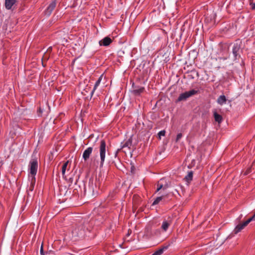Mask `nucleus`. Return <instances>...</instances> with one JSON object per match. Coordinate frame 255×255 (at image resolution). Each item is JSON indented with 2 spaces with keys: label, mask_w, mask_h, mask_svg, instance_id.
<instances>
[{
  "label": "nucleus",
  "mask_w": 255,
  "mask_h": 255,
  "mask_svg": "<svg viewBox=\"0 0 255 255\" xmlns=\"http://www.w3.org/2000/svg\"><path fill=\"white\" fill-rule=\"evenodd\" d=\"M243 42L240 39H237L234 43H231L228 48H232L231 52L233 55L234 61L238 60L241 58V55L243 52Z\"/></svg>",
  "instance_id": "obj_1"
},
{
  "label": "nucleus",
  "mask_w": 255,
  "mask_h": 255,
  "mask_svg": "<svg viewBox=\"0 0 255 255\" xmlns=\"http://www.w3.org/2000/svg\"><path fill=\"white\" fill-rule=\"evenodd\" d=\"M97 180L94 181L93 178H90L88 186L85 187L84 192L85 193L87 192L89 195H91L93 196H97L98 194L97 185Z\"/></svg>",
  "instance_id": "obj_2"
},
{
  "label": "nucleus",
  "mask_w": 255,
  "mask_h": 255,
  "mask_svg": "<svg viewBox=\"0 0 255 255\" xmlns=\"http://www.w3.org/2000/svg\"><path fill=\"white\" fill-rule=\"evenodd\" d=\"M86 231L90 232L84 225H81L73 230V236L79 239L83 238L86 235Z\"/></svg>",
  "instance_id": "obj_3"
},
{
  "label": "nucleus",
  "mask_w": 255,
  "mask_h": 255,
  "mask_svg": "<svg viewBox=\"0 0 255 255\" xmlns=\"http://www.w3.org/2000/svg\"><path fill=\"white\" fill-rule=\"evenodd\" d=\"M100 156V164L101 167L103 166L106 157V143L105 140L102 139L100 141L99 146Z\"/></svg>",
  "instance_id": "obj_4"
},
{
  "label": "nucleus",
  "mask_w": 255,
  "mask_h": 255,
  "mask_svg": "<svg viewBox=\"0 0 255 255\" xmlns=\"http://www.w3.org/2000/svg\"><path fill=\"white\" fill-rule=\"evenodd\" d=\"M38 168V161L36 158H33L32 156V158L30 160L29 164V173L31 174L32 178L35 179V176L36 175Z\"/></svg>",
  "instance_id": "obj_5"
},
{
  "label": "nucleus",
  "mask_w": 255,
  "mask_h": 255,
  "mask_svg": "<svg viewBox=\"0 0 255 255\" xmlns=\"http://www.w3.org/2000/svg\"><path fill=\"white\" fill-rule=\"evenodd\" d=\"M199 91L198 90H196L195 89H192L189 91H186L184 93H182L181 94H180L179 96L176 99L175 102L178 103L180 101H185L188 98L195 95L197 94H198Z\"/></svg>",
  "instance_id": "obj_6"
},
{
  "label": "nucleus",
  "mask_w": 255,
  "mask_h": 255,
  "mask_svg": "<svg viewBox=\"0 0 255 255\" xmlns=\"http://www.w3.org/2000/svg\"><path fill=\"white\" fill-rule=\"evenodd\" d=\"M253 221V218H250L246 221L238 223L233 230V233L237 234L241 232L251 222Z\"/></svg>",
  "instance_id": "obj_7"
},
{
  "label": "nucleus",
  "mask_w": 255,
  "mask_h": 255,
  "mask_svg": "<svg viewBox=\"0 0 255 255\" xmlns=\"http://www.w3.org/2000/svg\"><path fill=\"white\" fill-rule=\"evenodd\" d=\"M132 89L131 93L135 96H140L145 91L144 87L136 85L134 83L132 85Z\"/></svg>",
  "instance_id": "obj_8"
},
{
  "label": "nucleus",
  "mask_w": 255,
  "mask_h": 255,
  "mask_svg": "<svg viewBox=\"0 0 255 255\" xmlns=\"http://www.w3.org/2000/svg\"><path fill=\"white\" fill-rule=\"evenodd\" d=\"M169 199H168V194L162 195L160 196L156 197L153 202L152 204V206L158 204L160 202L163 203V204H165L168 202Z\"/></svg>",
  "instance_id": "obj_9"
},
{
  "label": "nucleus",
  "mask_w": 255,
  "mask_h": 255,
  "mask_svg": "<svg viewBox=\"0 0 255 255\" xmlns=\"http://www.w3.org/2000/svg\"><path fill=\"white\" fill-rule=\"evenodd\" d=\"M56 0H52L50 3V4H49V5L47 7V8L45 10L44 13L46 15L49 16L51 14L52 12L53 11V10L55 9V7H56Z\"/></svg>",
  "instance_id": "obj_10"
},
{
  "label": "nucleus",
  "mask_w": 255,
  "mask_h": 255,
  "mask_svg": "<svg viewBox=\"0 0 255 255\" xmlns=\"http://www.w3.org/2000/svg\"><path fill=\"white\" fill-rule=\"evenodd\" d=\"M132 146V136H130L122 145L120 149H118L115 153V156L117 155L118 152L122 148L125 147H128V149L130 148V147Z\"/></svg>",
  "instance_id": "obj_11"
},
{
  "label": "nucleus",
  "mask_w": 255,
  "mask_h": 255,
  "mask_svg": "<svg viewBox=\"0 0 255 255\" xmlns=\"http://www.w3.org/2000/svg\"><path fill=\"white\" fill-rule=\"evenodd\" d=\"M93 148L92 147H89L86 149H85L83 153V158L84 161H86L88 160L93 151Z\"/></svg>",
  "instance_id": "obj_12"
},
{
  "label": "nucleus",
  "mask_w": 255,
  "mask_h": 255,
  "mask_svg": "<svg viewBox=\"0 0 255 255\" xmlns=\"http://www.w3.org/2000/svg\"><path fill=\"white\" fill-rule=\"evenodd\" d=\"M112 39L108 37H105L102 40L99 41V44L101 46H108L112 42Z\"/></svg>",
  "instance_id": "obj_13"
},
{
  "label": "nucleus",
  "mask_w": 255,
  "mask_h": 255,
  "mask_svg": "<svg viewBox=\"0 0 255 255\" xmlns=\"http://www.w3.org/2000/svg\"><path fill=\"white\" fill-rule=\"evenodd\" d=\"M152 227L151 225L147 226L145 228L144 235V236H145L146 238H149L152 236Z\"/></svg>",
  "instance_id": "obj_14"
},
{
  "label": "nucleus",
  "mask_w": 255,
  "mask_h": 255,
  "mask_svg": "<svg viewBox=\"0 0 255 255\" xmlns=\"http://www.w3.org/2000/svg\"><path fill=\"white\" fill-rule=\"evenodd\" d=\"M169 246V245L161 247L158 250L154 252L151 255H161L164 251L166 250Z\"/></svg>",
  "instance_id": "obj_15"
},
{
  "label": "nucleus",
  "mask_w": 255,
  "mask_h": 255,
  "mask_svg": "<svg viewBox=\"0 0 255 255\" xmlns=\"http://www.w3.org/2000/svg\"><path fill=\"white\" fill-rule=\"evenodd\" d=\"M16 1V0H5V8L8 10L11 9Z\"/></svg>",
  "instance_id": "obj_16"
},
{
  "label": "nucleus",
  "mask_w": 255,
  "mask_h": 255,
  "mask_svg": "<svg viewBox=\"0 0 255 255\" xmlns=\"http://www.w3.org/2000/svg\"><path fill=\"white\" fill-rule=\"evenodd\" d=\"M103 75H101L98 78V79L97 80V81L96 82L95 85H94V88L93 89V90L91 91V93H90V95H91V97H92V96L94 94V92L95 91V90H96V89L97 88V87L99 86V85H100L101 81H102V79L103 78Z\"/></svg>",
  "instance_id": "obj_17"
},
{
  "label": "nucleus",
  "mask_w": 255,
  "mask_h": 255,
  "mask_svg": "<svg viewBox=\"0 0 255 255\" xmlns=\"http://www.w3.org/2000/svg\"><path fill=\"white\" fill-rule=\"evenodd\" d=\"M226 101L227 99L226 96L224 95L219 96L217 101V103L220 105H223Z\"/></svg>",
  "instance_id": "obj_18"
},
{
  "label": "nucleus",
  "mask_w": 255,
  "mask_h": 255,
  "mask_svg": "<svg viewBox=\"0 0 255 255\" xmlns=\"http://www.w3.org/2000/svg\"><path fill=\"white\" fill-rule=\"evenodd\" d=\"M193 172L192 171H189L187 175L185 176L184 179L188 183H190L193 179Z\"/></svg>",
  "instance_id": "obj_19"
},
{
  "label": "nucleus",
  "mask_w": 255,
  "mask_h": 255,
  "mask_svg": "<svg viewBox=\"0 0 255 255\" xmlns=\"http://www.w3.org/2000/svg\"><path fill=\"white\" fill-rule=\"evenodd\" d=\"M188 73H191V75H189V76L190 77L191 79H194L195 76L196 77H199V72L195 69H193L190 71H188Z\"/></svg>",
  "instance_id": "obj_20"
},
{
  "label": "nucleus",
  "mask_w": 255,
  "mask_h": 255,
  "mask_svg": "<svg viewBox=\"0 0 255 255\" xmlns=\"http://www.w3.org/2000/svg\"><path fill=\"white\" fill-rule=\"evenodd\" d=\"M214 117L215 121L218 122L219 124L221 123L222 122L223 118L222 116L218 114L216 112H215L214 113Z\"/></svg>",
  "instance_id": "obj_21"
},
{
  "label": "nucleus",
  "mask_w": 255,
  "mask_h": 255,
  "mask_svg": "<svg viewBox=\"0 0 255 255\" xmlns=\"http://www.w3.org/2000/svg\"><path fill=\"white\" fill-rule=\"evenodd\" d=\"M170 225V224L167 221H164L163 222L161 226V228L164 231H166L168 229L169 226Z\"/></svg>",
  "instance_id": "obj_22"
},
{
  "label": "nucleus",
  "mask_w": 255,
  "mask_h": 255,
  "mask_svg": "<svg viewBox=\"0 0 255 255\" xmlns=\"http://www.w3.org/2000/svg\"><path fill=\"white\" fill-rule=\"evenodd\" d=\"M68 163H69V161H67L66 162H65L62 165V175L64 176V175H65V171H66V168L67 167V165L68 164Z\"/></svg>",
  "instance_id": "obj_23"
},
{
  "label": "nucleus",
  "mask_w": 255,
  "mask_h": 255,
  "mask_svg": "<svg viewBox=\"0 0 255 255\" xmlns=\"http://www.w3.org/2000/svg\"><path fill=\"white\" fill-rule=\"evenodd\" d=\"M35 182V179H34L33 178H32V180H31V181L30 183V186L29 187V189H28L29 191H32L33 190Z\"/></svg>",
  "instance_id": "obj_24"
},
{
  "label": "nucleus",
  "mask_w": 255,
  "mask_h": 255,
  "mask_svg": "<svg viewBox=\"0 0 255 255\" xmlns=\"http://www.w3.org/2000/svg\"><path fill=\"white\" fill-rule=\"evenodd\" d=\"M43 112V108H42L40 106L37 111V114L38 116L42 117Z\"/></svg>",
  "instance_id": "obj_25"
},
{
  "label": "nucleus",
  "mask_w": 255,
  "mask_h": 255,
  "mask_svg": "<svg viewBox=\"0 0 255 255\" xmlns=\"http://www.w3.org/2000/svg\"><path fill=\"white\" fill-rule=\"evenodd\" d=\"M163 185L162 184H161L158 182L157 184V189L156 192H158L161 189H163Z\"/></svg>",
  "instance_id": "obj_26"
},
{
  "label": "nucleus",
  "mask_w": 255,
  "mask_h": 255,
  "mask_svg": "<svg viewBox=\"0 0 255 255\" xmlns=\"http://www.w3.org/2000/svg\"><path fill=\"white\" fill-rule=\"evenodd\" d=\"M165 130H162L160 131L158 133V135L159 136V139L161 138V136H165Z\"/></svg>",
  "instance_id": "obj_27"
},
{
  "label": "nucleus",
  "mask_w": 255,
  "mask_h": 255,
  "mask_svg": "<svg viewBox=\"0 0 255 255\" xmlns=\"http://www.w3.org/2000/svg\"><path fill=\"white\" fill-rule=\"evenodd\" d=\"M243 216L242 214H241L239 217L236 220L235 222L236 224H237L238 223L242 222V218H243Z\"/></svg>",
  "instance_id": "obj_28"
},
{
  "label": "nucleus",
  "mask_w": 255,
  "mask_h": 255,
  "mask_svg": "<svg viewBox=\"0 0 255 255\" xmlns=\"http://www.w3.org/2000/svg\"><path fill=\"white\" fill-rule=\"evenodd\" d=\"M182 137V134L181 133H178L176 138V142H178Z\"/></svg>",
  "instance_id": "obj_29"
},
{
  "label": "nucleus",
  "mask_w": 255,
  "mask_h": 255,
  "mask_svg": "<svg viewBox=\"0 0 255 255\" xmlns=\"http://www.w3.org/2000/svg\"><path fill=\"white\" fill-rule=\"evenodd\" d=\"M40 255H44V251H43V244H41V247H40Z\"/></svg>",
  "instance_id": "obj_30"
},
{
  "label": "nucleus",
  "mask_w": 255,
  "mask_h": 255,
  "mask_svg": "<svg viewBox=\"0 0 255 255\" xmlns=\"http://www.w3.org/2000/svg\"><path fill=\"white\" fill-rule=\"evenodd\" d=\"M250 5L251 6L252 9H253V10L255 9V2H251Z\"/></svg>",
  "instance_id": "obj_31"
},
{
  "label": "nucleus",
  "mask_w": 255,
  "mask_h": 255,
  "mask_svg": "<svg viewBox=\"0 0 255 255\" xmlns=\"http://www.w3.org/2000/svg\"><path fill=\"white\" fill-rule=\"evenodd\" d=\"M169 187V186L168 185V184H165L164 185H163V190H166L167 189L168 187Z\"/></svg>",
  "instance_id": "obj_32"
},
{
  "label": "nucleus",
  "mask_w": 255,
  "mask_h": 255,
  "mask_svg": "<svg viewBox=\"0 0 255 255\" xmlns=\"http://www.w3.org/2000/svg\"><path fill=\"white\" fill-rule=\"evenodd\" d=\"M135 169V167L133 166H132L131 167V172L132 173H134V170Z\"/></svg>",
  "instance_id": "obj_33"
},
{
  "label": "nucleus",
  "mask_w": 255,
  "mask_h": 255,
  "mask_svg": "<svg viewBox=\"0 0 255 255\" xmlns=\"http://www.w3.org/2000/svg\"><path fill=\"white\" fill-rule=\"evenodd\" d=\"M250 169H248V170H247V171L245 172V174H248L249 172H250Z\"/></svg>",
  "instance_id": "obj_34"
},
{
  "label": "nucleus",
  "mask_w": 255,
  "mask_h": 255,
  "mask_svg": "<svg viewBox=\"0 0 255 255\" xmlns=\"http://www.w3.org/2000/svg\"><path fill=\"white\" fill-rule=\"evenodd\" d=\"M131 233V231H130V233H129V231H128V234H127V236H129V235H130V234Z\"/></svg>",
  "instance_id": "obj_35"
},
{
  "label": "nucleus",
  "mask_w": 255,
  "mask_h": 255,
  "mask_svg": "<svg viewBox=\"0 0 255 255\" xmlns=\"http://www.w3.org/2000/svg\"><path fill=\"white\" fill-rule=\"evenodd\" d=\"M52 50V47H50L47 50V51L48 50Z\"/></svg>",
  "instance_id": "obj_36"
},
{
  "label": "nucleus",
  "mask_w": 255,
  "mask_h": 255,
  "mask_svg": "<svg viewBox=\"0 0 255 255\" xmlns=\"http://www.w3.org/2000/svg\"><path fill=\"white\" fill-rule=\"evenodd\" d=\"M76 59H74L72 62V64H74L75 61H76Z\"/></svg>",
  "instance_id": "obj_37"
}]
</instances>
